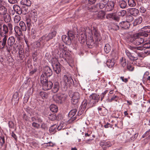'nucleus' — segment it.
Returning a JSON list of instances; mask_svg holds the SVG:
<instances>
[{"instance_id":"nucleus-3","label":"nucleus","mask_w":150,"mask_h":150,"mask_svg":"<svg viewBox=\"0 0 150 150\" xmlns=\"http://www.w3.org/2000/svg\"><path fill=\"white\" fill-rule=\"evenodd\" d=\"M69 96L71 98V103L73 105H76V107L78 108L77 104L80 98V95L79 93L77 92L70 93L69 94Z\"/></svg>"},{"instance_id":"nucleus-34","label":"nucleus","mask_w":150,"mask_h":150,"mask_svg":"<svg viewBox=\"0 0 150 150\" xmlns=\"http://www.w3.org/2000/svg\"><path fill=\"white\" fill-rule=\"evenodd\" d=\"M15 42V39L13 37H9L7 40V43L9 46H12Z\"/></svg>"},{"instance_id":"nucleus-56","label":"nucleus","mask_w":150,"mask_h":150,"mask_svg":"<svg viewBox=\"0 0 150 150\" xmlns=\"http://www.w3.org/2000/svg\"><path fill=\"white\" fill-rule=\"evenodd\" d=\"M29 98V96L28 95H25L23 99V103H26Z\"/></svg>"},{"instance_id":"nucleus-50","label":"nucleus","mask_w":150,"mask_h":150,"mask_svg":"<svg viewBox=\"0 0 150 150\" xmlns=\"http://www.w3.org/2000/svg\"><path fill=\"white\" fill-rule=\"evenodd\" d=\"M21 18L20 16L19 15H16L14 18V22L15 23H18L21 20Z\"/></svg>"},{"instance_id":"nucleus-61","label":"nucleus","mask_w":150,"mask_h":150,"mask_svg":"<svg viewBox=\"0 0 150 150\" xmlns=\"http://www.w3.org/2000/svg\"><path fill=\"white\" fill-rule=\"evenodd\" d=\"M8 124L10 128H13L14 126V123L12 121H9L8 122Z\"/></svg>"},{"instance_id":"nucleus-19","label":"nucleus","mask_w":150,"mask_h":150,"mask_svg":"<svg viewBox=\"0 0 150 150\" xmlns=\"http://www.w3.org/2000/svg\"><path fill=\"white\" fill-rule=\"evenodd\" d=\"M62 39L63 41L65 44L67 45H70L71 42V38L65 35L62 36Z\"/></svg>"},{"instance_id":"nucleus-5","label":"nucleus","mask_w":150,"mask_h":150,"mask_svg":"<svg viewBox=\"0 0 150 150\" xmlns=\"http://www.w3.org/2000/svg\"><path fill=\"white\" fill-rule=\"evenodd\" d=\"M3 17L4 20L6 23L9 22L11 20V17L7 13V9L4 6H1V16Z\"/></svg>"},{"instance_id":"nucleus-44","label":"nucleus","mask_w":150,"mask_h":150,"mask_svg":"<svg viewBox=\"0 0 150 150\" xmlns=\"http://www.w3.org/2000/svg\"><path fill=\"white\" fill-rule=\"evenodd\" d=\"M128 4L130 7H134L136 5V0H128Z\"/></svg>"},{"instance_id":"nucleus-20","label":"nucleus","mask_w":150,"mask_h":150,"mask_svg":"<svg viewBox=\"0 0 150 150\" xmlns=\"http://www.w3.org/2000/svg\"><path fill=\"white\" fill-rule=\"evenodd\" d=\"M129 48L131 50L135 52H139V51L144 50V48L143 45L142 46L139 47H134L132 46H129Z\"/></svg>"},{"instance_id":"nucleus-42","label":"nucleus","mask_w":150,"mask_h":150,"mask_svg":"<svg viewBox=\"0 0 150 150\" xmlns=\"http://www.w3.org/2000/svg\"><path fill=\"white\" fill-rule=\"evenodd\" d=\"M26 23L27 25V30L28 31H30L31 27L32 26L31 20L29 18H28L26 20Z\"/></svg>"},{"instance_id":"nucleus-35","label":"nucleus","mask_w":150,"mask_h":150,"mask_svg":"<svg viewBox=\"0 0 150 150\" xmlns=\"http://www.w3.org/2000/svg\"><path fill=\"white\" fill-rule=\"evenodd\" d=\"M19 26L22 31H25L26 30L27 26L25 23L23 21H21L20 22Z\"/></svg>"},{"instance_id":"nucleus-33","label":"nucleus","mask_w":150,"mask_h":150,"mask_svg":"<svg viewBox=\"0 0 150 150\" xmlns=\"http://www.w3.org/2000/svg\"><path fill=\"white\" fill-rule=\"evenodd\" d=\"M39 95L43 99H47L48 97L49 93L44 91H41L39 93Z\"/></svg>"},{"instance_id":"nucleus-25","label":"nucleus","mask_w":150,"mask_h":150,"mask_svg":"<svg viewBox=\"0 0 150 150\" xmlns=\"http://www.w3.org/2000/svg\"><path fill=\"white\" fill-rule=\"evenodd\" d=\"M59 83L58 81H55L54 82V85L52 89V91L54 93L57 92L59 90Z\"/></svg>"},{"instance_id":"nucleus-23","label":"nucleus","mask_w":150,"mask_h":150,"mask_svg":"<svg viewBox=\"0 0 150 150\" xmlns=\"http://www.w3.org/2000/svg\"><path fill=\"white\" fill-rule=\"evenodd\" d=\"M30 13L32 20L34 22H36L38 19V15L36 11L35 10H32L31 11Z\"/></svg>"},{"instance_id":"nucleus-10","label":"nucleus","mask_w":150,"mask_h":150,"mask_svg":"<svg viewBox=\"0 0 150 150\" xmlns=\"http://www.w3.org/2000/svg\"><path fill=\"white\" fill-rule=\"evenodd\" d=\"M8 26L5 24L1 23V36H4L8 34Z\"/></svg>"},{"instance_id":"nucleus-47","label":"nucleus","mask_w":150,"mask_h":150,"mask_svg":"<svg viewBox=\"0 0 150 150\" xmlns=\"http://www.w3.org/2000/svg\"><path fill=\"white\" fill-rule=\"evenodd\" d=\"M18 93L17 92H15L13 95V97L11 100L12 102H13V101L16 100V101H18Z\"/></svg>"},{"instance_id":"nucleus-59","label":"nucleus","mask_w":150,"mask_h":150,"mask_svg":"<svg viewBox=\"0 0 150 150\" xmlns=\"http://www.w3.org/2000/svg\"><path fill=\"white\" fill-rule=\"evenodd\" d=\"M125 52L127 57L130 59L132 55V54L127 50H126Z\"/></svg>"},{"instance_id":"nucleus-14","label":"nucleus","mask_w":150,"mask_h":150,"mask_svg":"<svg viewBox=\"0 0 150 150\" xmlns=\"http://www.w3.org/2000/svg\"><path fill=\"white\" fill-rule=\"evenodd\" d=\"M100 145L103 147L104 150H106L107 148L112 145L111 143L107 140H103L100 142Z\"/></svg>"},{"instance_id":"nucleus-38","label":"nucleus","mask_w":150,"mask_h":150,"mask_svg":"<svg viewBox=\"0 0 150 150\" xmlns=\"http://www.w3.org/2000/svg\"><path fill=\"white\" fill-rule=\"evenodd\" d=\"M50 109L52 112H56L58 110L57 107L55 105L52 104L50 106Z\"/></svg>"},{"instance_id":"nucleus-29","label":"nucleus","mask_w":150,"mask_h":150,"mask_svg":"<svg viewBox=\"0 0 150 150\" xmlns=\"http://www.w3.org/2000/svg\"><path fill=\"white\" fill-rule=\"evenodd\" d=\"M86 30L84 28H82L81 30L79 32V35L82 38V39L86 40L87 38Z\"/></svg>"},{"instance_id":"nucleus-26","label":"nucleus","mask_w":150,"mask_h":150,"mask_svg":"<svg viewBox=\"0 0 150 150\" xmlns=\"http://www.w3.org/2000/svg\"><path fill=\"white\" fill-rule=\"evenodd\" d=\"M129 13L131 15L133 16H136L139 13V10L135 8H132L129 10Z\"/></svg>"},{"instance_id":"nucleus-8","label":"nucleus","mask_w":150,"mask_h":150,"mask_svg":"<svg viewBox=\"0 0 150 150\" xmlns=\"http://www.w3.org/2000/svg\"><path fill=\"white\" fill-rule=\"evenodd\" d=\"M139 32L141 35L144 37H147L148 35L150 37V26H146L142 29Z\"/></svg>"},{"instance_id":"nucleus-17","label":"nucleus","mask_w":150,"mask_h":150,"mask_svg":"<svg viewBox=\"0 0 150 150\" xmlns=\"http://www.w3.org/2000/svg\"><path fill=\"white\" fill-rule=\"evenodd\" d=\"M63 79L66 85H69L70 86H71L74 84V81L71 77H68L66 75H64V76Z\"/></svg>"},{"instance_id":"nucleus-64","label":"nucleus","mask_w":150,"mask_h":150,"mask_svg":"<svg viewBox=\"0 0 150 150\" xmlns=\"http://www.w3.org/2000/svg\"><path fill=\"white\" fill-rule=\"evenodd\" d=\"M108 92V90L105 91L104 92L102 93L101 95V100L102 101L103 98H104V97L105 96V95L106 94V93Z\"/></svg>"},{"instance_id":"nucleus-54","label":"nucleus","mask_w":150,"mask_h":150,"mask_svg":"<svg viewBox=\"0 0 150 150\" xmlns=\"http://www.w3.org/2000/svg\"><path fill=\"white\" fill-rule=\"evenodd\" d=\"M32 125L33 127L37 129H39L40 127V124L35 122H33L32 123Z\"/></svg>"},{"instance_id":"nucleus-43","label":"nucleus","mask_w":150,"mask_h":150,"mask_svg":"<svg viewBox=\"0 0 150 150\" xmlns=\"http://www.w3.org/2000/svg\"><path fill=\"white\" fill-rule=\"evenodd\" d=\"M111 50V47L108 44H106L104 47V50L105 52L107 54Z\"/></svg>"},{"instance_id":"nucleus-27","label":"nucleus","mask_w":150,"mask_h":150,"mask_svg":"<svg viewBox=\"0 0 150 150\" xmlns=\"http://www.w3.org/2000/svg\"><path fill=\"white\" fill-rule=\"evenodd\" d=\"M105 13L104 11H99L96 13V16L98 19H103L105 18Z\"/></svg>"},{"instance_id":"nucleus-28","label":"nucleus","mask_w":150,"mask_h":150,"mask_svg":"<svg viewBox=\"0 0 150 150\" xmlns=\"http://www.w3.org/2000/svg\"><path fill=\"white\" fill-rule=\"evenodd\" d=\"M115 63L114 60L113 59H108L106 62V65L108 67L110 68L113 67Z\"/></svg>"},{"instance_id":"nucleus-18","label":"nucleus","mask_w":150,"mask_h":150,"mask_svg":"<svg viewBox=\"0 0 150 150\" xmlns=\"http://www.w3.org/2000/svg\"><path fill=\"white\" fill-rule=\"evenodd\" d=\"M77 112V109L75 108L71 110L69 113V116L71 118L70 120L71 121H74L76 119V116H74V115Z\"/></svg>"},{"instance_id":"nucleus-48","label":"nucleus","mask_w":150,"mask_h":150,"mask_svg":"<svg viewBox=\"0 0 150 150\" xmlns=\"http://www.w3.org/2000/svg\"><path fill=\"white\" fill-rule=\"evenodd\" d=\"M134 19L133 16L130 15H127L126 17V21L129 23L130 22H132Z\"/></svg>"},{"instance_id":"nucleus-37","label":"nucleus","mask_w":150,"mask_h":150,"mask_svg":"<svg viewBox=\"0 0 150 150\" xmlns=\"http://www.w3.org/2000/svg\"><path fill=\"white\" fill-rule=\"evenodd\" d=\"M90 39L88 40H87L86 44L89 45V47L90 48L94 45V42L92 37H90Z\"/></svg>"},{"instance_id":"nucleus-7","label":"nucleus","mask_w":150,"mask_h":150,"mask_svg":"<svg viewBox=\"0 0 150 150\" xmlns=\"http://www.w3.org/2000/svg\"><path fill=\"white\" fill-rule=\"evenodd\" d=\"M52 74V71L51 69L48 66L45 67L43 69V73L40 76V78L48 79Z\"/></svg>"},{"instance_id":"nucleus-9","label":"nucleus","mask_w":150,"mask_h":150,"mask_svg":"<svg viewBox=\"0 0 150 150\" xmlns=\"http://www.w3.org/2000/svg\"><path fill=\"white\" fill-rule=\"evenodd\" d=\"M65 47L66 46L63 43H59L58 44V46L56 47L54 52L58 55L61 54L62 52L63 53V52L65 51L66 49L65 48Z\"/></svg>"},{"instance_id":"nucleus-60","label":"nucleus","mask_w":150,"mask_h":150,"mask_svg":"<svg viewBox=\"0 0 150 150\" xmlns=\"http://www.w3.org/2000/svg\"><path fill=\"white\" fill-rule=\"evenodd\" d=\"M112 28L113 30L116 31L119 30V26L116 24H114L112 26Z\"/></svg>"},{"instance_id":"nucleus-40","label":"nucleus","mask_w":150,"mask_h":150,"mask_svg":"<svg viewBox=\"0 0 150 150\" xmlns=\"http://www.w3.org/2000/svg\"><path fill=\"white\" fill-rule=\"evenodd\" d=\"M31 121L33 122L38 121V122L41 123L42 122V119L39 116L37 117H32L31 118Z\"/></svg>"},{"instance_id":"nucleus-15","label":"nucleus","mask_w":150,"mask_h":150,"mask_svg":"<svg viewBox=\"0 0 150 150\" xmlns=\"http://www.w3.org/2000/svg\"><path fill=\"white\" fill-rule=\"evenodd\" d=\"M144 52L147 55H150V40L143 45Z\"/></svg>"},{"instance_id":"nucleus-13","label":"nucleus","mask_w":150,"mask_h":150,"mask_svg":"<svg viewBox=\"0 0 150 150\" xmlns=\"http://www.w3.org/2000/svg\"><path fill=\"white\" fill-rule=\"evenodd\" d=\"M66 97L64 95H58L55 96L54 99L57 103H62L65 100Z\"/></svg>"},{"instance_id":"nucleus-46","label":"nucleus","mask_w":150,"mask_h":150,"mask_svg":"<svg viewBox=\"0 0 150 150\" xmlns=\"http://www.w3.org/2000/svg\"><path fill=\"white\" fill-rule=\"evenodd\" d=\"M28 7L22 6L21 7V11L22 12V14L23 15H26L27 13L28 12Z\"/></svg>"},{"instance_id":"nucleus-21","label":"nucleus","mask_w":150,"mask_h":150,"mask_svg":"<svg viewBox=\"0 0 150 150\" xmlns=\"http://www.w3.org/2000/svg\"><path fill=\"white\" fill-rule=\"evenodd\" d=\"M90 104L88 102V101L86 99H84L82 102L81 105L80 107L83 110H84L86 108H89L92 106V105H90Z\"/></svg>"},{"instance_id":"nucleus-39","label":"nucleus","mask_w":150,"mask_h":150,"mask_svg":"<svg viewBox=\"0 0 150 150\" xmlns=\"http://www.w3.org/2000/svg\"><path fill=\"white\" fill-rule=\"evenodd\" d=\"M57 129V125H54L51 126L49 129V131L50 133L55 132Z\"/></svg>"},{"instance_id":"nucleus-1","label":"nucleus","mask_w":150,"mask_h":150,"mask_svg":"<svg viewBox=\"0 0 150 150\" xmlns=\"http://www.w3.org/2000/svg\"><path fill=\"white\" fill-rule=\"evenodd\" d=\"M56 31L54 30L48 34H46L43 35L38 40L40 45L42 46L44 45L46 42H47L53 38L56 35Z\"/></svg>"},{"instance_id":"nucleus-41","label":"nucleus","mask_w":150,"mask_h":150,"mask_svg":"<svg viewBox=\"0 0 150 150\" xmlns=\"http://www.w3.org/2000/svg\"><path fill=\"white\" fill-rule=\"evenodd\" d=\"M106 17L108 19H113L116 20L117 19V18L115 16L114 14L113 13L107 14Z\"/></svg>"},{"instance_id":"nucleus-51","label":"nucleus","mask_w":150,"mask_h":150,"mask_svg":"<svg viewBox=\"0 0 150 150\" xmlns=\"http://www.w3.org/2000/svg\"><path fill=\"white\" fill-rule=\"evenodd\" d=\"M120 63L121 65L123 67H124L126 65V60L125 58L122 57L120 59Z\"/></svg>"},{"instance_id":"nucleus-32","label":"nucleus","mask_w":150,"mask_h":150,"mask_svg":"<svg viewBox=\"0 0 150 150\" xmlns=\"http://www.w3.org/2000/svg\"><path fill=\"white\" fill-rule=\"evenodd\" d=\"M14 31L16 33L18 36H21L23 35L22 31L20 27L18 26H15L14 28Z\"/></svg>"},{"instance_id":"nucleus-11","label":"nucleus","mask_w":150,"mask_h":150,"mask_svg":"<svg viewBox=\"0 0 150 150\" xmlns=\"http://www.w3.org/2000/svg\"><path fill=\"white\" fill-rule=\"evenodd\" d=\"M89 98L91 99L94 100L93 101V105H92V106H93L96 103H98L99 100L100 96L96 93H93L89 96Z\"/></svg>"},{"instance_id":"nucleus-63","label":"nucleus","mask_w":150,"mask_h":150,"mask_svg":"<svg viewBox=\"0 0 150 150\" xmlns=\"http://www.w3.org/2000/svg\"><path fill=\"white\" fill-rule=\"evenodd\" d=\"M139 11L142 13H144L146 11V9L143 6H141L139 8Z\"/></svg>"},{"instance_id":"nucleus-16","label":"nucleus","mask_w":150,"mask_h":150,"mask_svg":"<svg viewBox=\"0 0 150 150\" xmlns=\"http://www.w3.org/2000/svg\"><path fill=\"white\" fill-rule=\"evenodd\" d=\"M93 32L94 33V37L96 42L100 41L102 38L100 33L94 27H93Z\"/></svg>"},{"instance_id":"nucleus-45","label":"nucleus","mask_w":150,"mask_h":150,"mask_svg":"<svg viewBox=\"0 0 150 150\" xmlns=\"http://www.w3.org/2000/svg\"><path fill=\"white\" fill-rule=\"evenodd\" d=\"M142 18L141 17H139L135 20L134 24L135 25L139 24L142 23Z\"/></svg>"},{"instance_id":"nucleus-6","label":"nucleus","mask_w":150,"mask_h":150,"mask_svg":"<svg viewBox=\"0 0 150 150\" xmlns=\"http://www.w3.org/2000/svg\"><path fill=\"white\" fill-rule=\"evenodd\" d=\"M55 62L54 63H53V62H52V66L55 72L58 74L57 75L58 78L57 79V80L59 81L60 80H61V74H59V73L61 71L60 64L57 61V59H55Z\"/></svg>"},{"instance_id":"nucleus-57","label":"nucleus","mask_w":150,"mask_h":150,"mask_svg":"<svg viewBox=\"0 0 150 150\" xmlns=\"http://www.w3.org/2000/svg\"><path fill=\"white\" fill-rule=\"evenodd\" d=\"M126 13V11L125 10H122L120 11L119 13V15L122 16H124Z\"/></svg>"},{"instance_id":"nucleus-4","label":"nucleus","mask_w":150,"mask_h":150,"mask_svg":"<svg viewBox=\"0 0 150 150\" xmlns=\"http://www.w3.org/2000/svg\"><path fill=\"white\" fill-rule=\"evenodd\" d=\"M40 81L42 85L43 89L45 91L50 90L53 87V84L48 79L40 78Z\"/></svg>"},{"instance_id":"nucleus-30","label":"nucleus","mask_w":150,"mask_h":150,"mask_svg":"<svg viewBox=\"0 0 150 150\" xmlns=\"http://www.w3.org/2000/svg\"><path fill=\"white\" fill-rule=\"evenodd\" d=\"M13 8L15 11L19 15L21 14L22 13L21 11V8L19 6L17 5H14L13 7Z\"/></svg>"},{"instance_id":"nucleus-31","label":"nucleus","mask_w":150,"mask_h":150,"mask_svg":"<svg viewBox=\"0 0 150 150\" xmlns=\"http://www.w3.org/2000/svg\"><path fill=\"white\" fill-rule=\"evenodd\" d=\"M118 5L122 8H124L127 6L126 2L124 0H120L118 1Z\"/></svg>"},{"instance_id":"nucleus-24","label":"nucleus","mask_w":150,"mask_h":150,"mask_svg":"<svg viewBox=\"0 0 150 150\" xmlns=\"http://www.w3.org/2000/svg\"><path fill=\"white\" fill-rule=\"evenodd\" d=\"M120 26L125 29H128L130 26V23L126 21H122L119 23Z\"/></svg>"},{"instance_id":"nucleus-62","label":"nucleus","mask_w":150,"mask_h":150,"mask_svg":"<svg viewBox=\"0 0 150 150\" xmlns=\"http://www.w3.org/2000/svg\"><path fill=\"white\" fill-rule=\"evenodd\" d=\"M7 5V3L6 1L1 0V6H4V7H6Z\"/></svg>"},{"instance_id":"nucleus-22","label":"nucleus","mask_w":150,"mask_h":150,"mask_svg":"<svg viewBox=\"0 0 150 150\" xmlns=\"http://www.w3.org/2000/svg\"><path fill=\"white\" fill-rule=\"evenodd\" d=\"M8 37L7 35H5L4 36H1V43L2 46L1 48H4L5 47L7 42Z\"/></svg>"},{"instance_id":"nucleus-58","label":"nucleus","mask_w":150,"mask_h":150,"mask_svg":"<svg viewBox=\"0 0 150 150\" xmlns=\"http://www.w3.org/2000/svg\"><path fill=\"white\" fill-rule=\"evenodd\" d=\"M127 69L130 71H133L134 69V67L130 64H127Z\"/></svg>"},{"instance_id":"nucleus-12","label":"nucleus","mask_w":150,"mask_h":150,"mask_svg":"<svg viewBox=\"0 0 150 150\" xmlns=\"http://www.w3.org/2000/svg\"><path fill=\"white\" fill-rule=\"evenodd\" d=\"M115 6V3L113 1H110L107 4L105 5V11H110L112 10Z\"/></svg>"},{"instance_id":"nucleus-2","label":"nucleus","mask_w":150,"mask_h":150,"mask_svg":"<svg viewBox=\"0 0 150 150\" xmlns=\"http://www.w3.org/2000/svg\"><path fill=\"white\" fill-rule=\"evenodd\" d=\"M140 36L141 35L140 33H135L131 36L132 42L136 45H139L142 43L144 41V39Z\"/></svg>"},{"instance_id":"nucleus-53","label":"nucleus","mask_w":150,"mask_h":150,"mask_svg":"<svg viewBox=\"0 0 150 150\" xmlns=\"http://www.w3.org/2000/svg\"><path fill=\"white\" fill-rule=\"evenodd\" d=\"M13 49L14 51L17 52L18 50V46L16 44H14L13 45Z\"/></svg>"},{"instance_id":"nucleus-36","label":"nucleus","mask_w":150,"mask_h":150,"mask_svg":"<svg viewBox=\"0 0 150 150\" xmlns=\"http://www.w3.org/2000/svg\"><path fill=\"white\" fill-rule=\"evenodd\" d=\"M21 4L22 5L29 6H30L31 2L30 0H22L21 1Z\"/></svg>"},{"instance_id":"nucleus-49","label":"nucleus","mask_w":150,"mask_h":150,"mask_svg":"<svg viewBox=\"0 0 150 150\" xmlns=\"http://www.w3.org/2000/svg\"><path fill=\"white\" fill-rule=\"evenodd\" d=\"M48 117L49 119L52 121L56 119V116L54 113L49 114Z\"/></svg>"},{"instance_id":"nucleus-52","label":"nucleus","mask_w":150,"mask_h":150,"mask_svg":"<svg viewBox=\"0 0 150 150\" xmlns=\"http://www.w3.org/2000/svg\"><path fill=\"white\" fill-rule=\"evenodd\" d=\"M138 133H137L134 134L132 137H131L129 139V141H134L137 137L138 135Z\"/></svg>"},{"instance_id":"nucleus-55","label":"nucleus","mask_w":150,"mask_h":150,"mask_svg":"<svg viewBox=\"0 0 150 150\" xmlns=\"http://www.w3.org/2000/svg\"><path fill=\"white\" fill-rule=\"evenodd\" d=\"M136 53L137 54L138 56L139 57H144L145 56V54L144 52V51H142V52H136Z\"/></svg>"}]
</instances>
